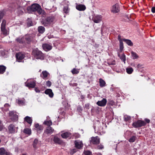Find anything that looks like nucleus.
<instances>
[{
    "instance_id": "nucleus-12",
    "label": "nucleus",
    "mask_w": 155,
    "mask_h": 155,
    "mask_svg": "<svg viewBox=\"0 0 155 155\" xmlns=\"http://www.w3.org/2000/svg\"><path fill=\"white\" fill-rule=\"evenodd\" d=\"M107 101L104 98H103L101 101H98L96 104L99 106L101 107L105 106L107 103Z\"/></svg>"
},
{
    "instance_id": "nucleus-24",
    "label": "nucleus",
    "mask_w": 155,
    "mask_h": 155,
    "mask_svg": "<svg viewBox=\"0 0 155 155\" xmlns=\"http://www.w3.org/2000/svg\"><path fill=\"white\" fill-rule=\"evenodd\" d=\"M100 86L101 87H103L106 86L105 82L102 78H100L99 80Z\"/></svg>"
},
{
    "instance_id": "nucleus-7",
    "label": "nucleus",
    "mask_w": 155,
    "mask_h": 155,
    "mask_svg": "<svg viewBox=\"0 0 155 155\" xmlns=\"http://www.w3.org/2000/svg\"><path fill=\"white\" fill-rule=\"evenodd\" d=\"M100 139L97 136L92 137L90 140V143L94 144H97L99 143Z\"/></svg>"
},
{
    "instance_id": "nucleus-49",
    "label": "nucleus",
    "mask_w": 155,
    "mask_h": 155,
    "mask_svg": "<svg viewBox=\"0 0 155 155\" xmlns=\"http://www.w3.org/2000/svg\"><path fill=\"white\" fill-rule=\"evenodd\" d=\"M104 147L102 145H100L98 146L97 147V148L99 149H101L103 148Z\"/></svg>"
},
{
    "instance_id": "nucleus-16",
    "label": "nucleus",
    "mask_w": 155,
    "mask_h": 155,
    "mask_svg": "<svg viewBox=\"0 0 155 155\" xmlns=\"http://www.w3.org/2000/svg\"><path fill=\"white\" fill-rule=\"evenodd\" d=\"M54 131V129L51 127L48 126L46 127L44 131V133L47 134H52Z\"/></svg>"
},
{
    "instance_id": "nucleus-17",
    "label": "nucleus",
    "mask_w": 155,
    "mask_h": 155,
    "mask_svg": "<svg viewBox=\"0 0 155 155\" xmlns=\"http://www.w3.org/2000/svg\"><path fill=\"white\" fill-rule=\"evenodd\" d=\"M45 93L48 95L49 97L51 98L53 97L54 96V94L52 90L50 89H48L46 90L45 91Z\"/></svg>"
},
{
    "instance_id": "nucleus-2",
    "label": "nucleus",
    "mask_w": 155,
    "mask_h": 155,
    "mask_svg": "<svg viewBox=\"0 0 155 155\" xmlns=\"http://www.w3.org/2000/svg\"><path fill=\"white\" fill-rule=\"evenodd\" d=\"M54 20V16H50L43 19L41 23L44 26H48L53 23Z\"/></svg>"
},
{
    "instance_id": "nucleus-43",
    "label": "nucleus",
    "mask_w": 155,
    "mask_h": 155,
    "mask_svg": "<svg viewBox=\"0 0 155 155\" xmlns=\"http://www.w3.org/2000/svg\"><path fill=\"white\" fill-rule=\"evenodd\" d=\"M18 103L20 105H23L24 104V102L23 100H18Z\"/></svg>"
},
{
    "instance_id": "nucleus-23",
    "label": "nucleus",
    "mask_w": 155,
    "mask_h": 155,
    "mask_svg": "<svg viewBox=\"0 0 155 155\" xmlns=\"http://www.w3.org/2000/svg\"><path fill=\"white\" fill-rule=\"evenodd\" d=\"M71 134L69 132H66L61 134L62 137L64 138H67L71 136Z\"/></svg>"
},
{
    "instance_id": "nucleus-47",
    "label": "nucleus",
    "mask_w": 155,
    "mask_h": 155,
    "mask_svg": "<svg viewBox=\"0 0 155 155\" xmlns=\"http://www.w3.org/2000/svg\"><path fill=\"white\" fill-rule=\"evenodd\" d=\"M22 9V7H20L19 8V10L18 12V14L19 15H22V14L23 13V11H22L21 9Z\"/></svg>"
},
{
    "instance_id": "nucleus-34",
    "label": "nucleus",
    "mask_w": 155,
    "mask_h": 155,
    "mask_svg": "<svg viewBox=\"0 0 155 155\" xmlns=\"http://www.w3.org/2000/svg\"><path fill=\"white\" fill-rule=\"evenodd\" d=\"M131 54L133 59H137L138 58V56L137 54L133 51L131 52Z\"/></svg>"
},
{
    "instance_id": "nucleus-8",
    "label": "nucleus",
    "mask_w": 155,
    "mask_h": 155,
    "mask_svg": "<svg viewBox=\"0 0 155 155\" xmlns=\"http://www.w3.org/2000/svg\"><path fill=\"white\" fill-rule=\"evenodd\" d=\"M25 84V86L29 88H34L35 86V83L33 81H27Z\"/></svg>"
},
{
    "instance_id": "nucleus-32",
    "label": "nucleus",
    "mask_w": 155,
    "mask_h": 155,
    "mask_svg": "<svg viewBox=\"0 0 155 155\" xmlns=\"http://www.w3.org/2000/svg\"><path fill=\"white\" fill-rule=\"evenodd\" d=\"M126 72L129 74H130L132 73L134 71L133 69L131 67L127 68L126 69Z\"/></svg>"
},
{
    "instance_id": "nucleus-4",
    "label": "nucleus",
    "mask_w": 155,
    "mask_h": 155,
    "mask_svg": "<svg viewBox=\"0 0 155 155\" xmlns=\"http://www.w3.org/2000/svg\"><path fill=\"white\" fill-rule=\"evenodd\" d=\"M6 21L3 19L2 20L1 24V34L5 35H7L8 34V31L6 29Z\"/></svg>"
},
{
    "instance_id": "nucleus-21",
    "label": "nucleus",
    "mask_w": 155,
    "mask_h": 155,
    "mask_svg": "<svg viewBox=\"0 0 155 155\" xmlns=\"http://www.w3.org/2000/svg\"><path fill=\"white\" fill-rule=\"evenodd\" d=\"M35 127L38 133L40 132L41 131H42L43 130V127L41 125H39L38 124H35Z\"/></svg>"
},
{
    "instance_id": "nucleus-20",
    "label": "nucleus",
    "mask_w": 155,
    "mask_h": 155,
    "mask_svg": "<svg viewBox=\"0 0 155 155\" xmlns=\"http://www.w3.org/2000/svg\"><path fill=\"white\" fill-rule=\"evenodd\" d=\"M0 155H10V153L3 147L0 148Z\"/></svg>"
},
{
    "instance_id": "nucleus-28",
    "label": "nucleus",
    "mask_w": 155,
    "mask_h": 155,
    "mask_svg": "<svg viewBox=\"0 0 155 155\" xmlns=\"http://www.w3.org/2000/svg\"><path fill=\"white\" fill-rule=\"evenodd\" d=\"M45 28L42 26H40L38 27V31L40 33L42 34L45 31Z\"/></svg>"
},
{
    "instance_id": "nucleus-52",
    "label": "nucleus",
    "mask_w": 155,
    "mask_h": 155,
    "mask_svg": "<svg viewBox=\"0 0 155 155\" xmlns=\"http://www.w3.org/2000/svg\"><path fill=\"white\" fill-rule=\"evenodd\" d=\"M145 120L146 121V123H149L150 122V120L147 119H145Z\"/></svg>"
},
{
    "instance_id": "nucleus-51",
    "label": "nucleus",
    "mask_w": 155,
    "mask_h": 155,
    "mask_svg": "<svg viewBox=\"0 0 155 155\" xmlns=\"http://www.w3.org/2000/svg\"><path fill=\"white\" fill-rule=\"evenodd\" d=\"M118 40L120 42V41H123V39L122 40L121 38L120 35L118 36Z\"/></svg>"
},
{
    "instance_id": "nucleus-37",
    "label": "nucleus",
    "mask_w": 155,
    "mask_h": 155,
    "mask_svg": "<svg viewBox=\"0 0 155 155\" xmlns=\"http://www.w3.org/2000/svg\"><path fill=\"white\" fill-rule=\"evenodd\" d=\"M124 48V45L123 41H120V52H122Z\"/></svg>"
},
{
    "instance_id": "nucleus-9",
    "label": "nucleus",
    "mask_w": 155,
    "mask_h": 155,
    "mask_svg": "<svg viewBox=\"0 0 155 155\" xmlns=\"http://www.w3.org/2000/svg\"><path fill=\"white\" fill-rule=\"evenodd\" d=\"M74 144L75 147L78 149H81L83 147V143L82 141L79 140H75Z\"/></svg>"
},
{
    "instance_id": "nucleus-11",
    "label": "nucleus",
    "mask_w": 155,
    "mask_h": 155,
    "mask_svg": "<svg viewBox=\"0 0 155 155\" xmlns=\"http://www.w3.org/2000/svg\"><path fill=\"white\" fill-rule=\"evenodd\" d=\"M92 20L95 23H99L102 20V17L101 15H94L92 18Z\"/></svg>"
},
{
    "instance_id": "nucleus-48",
    "label": "nucleus",
    "mask_w": 155,
    "mask_h": 155,
    "mask_svg": "<svg viewBox=\"0 0 155 155\" xmlns=\"http://www.w3.org/2000/svg\"><path fill=\"white\" fill-rule=\"evenodd\" d=\"M3 124L1 120H0V131H1L3 129Z\"/></svg>"
},
{
    "instance_id": "nucleus-29",
    "label": "nucleus",
    "mask_w": 155,
    "mask_h": 155,
    "mask_svg": "<svg viewBox=\"0 0 155 155\" xmlns=\"http://www.w3.org/2000/svg\"><path fill=\"white\" fill-rule=\"evenodd\" d=\"M118 56L120 57V59L125 63V61H126V56L124 54H123L120 56V54L118 53Z\"/></svg>"
},
{
    "instance_id": "nucleus-31",
    "label": "nucleus",
    "mask_w": 155,
    "mask_h": 155,
    "mask_svg": "<svg viewBox=\"0 0 155 155\" xmlns=\"http://www.w3.org/2000/svg\"><path fill=\"white\" fill-rule=\"evenodd\" d=\"M16 40L18 42L23 43L25 42L24 37L18 38L16 39Z\"/></svg>"
},
{
    "instance_id": "nucleus-30",
    "label": "nucleus",
    "mask_w": 155,
    "mask_h": 155,
    "mask_svg": "<svg viewBox=\"0 0 155 155\" xmlns=\"http://www.w3.org/2000/svg\"><path fill=\"white\" fill-rule=\"evenodd\" d=\"M123 41L125 42L128 45L131 46L133 45V43L130 40L124 39H123Z\"/></svg>"
},
{
    "instance_id": "nucleus-54",
    "label": "nucleus",
    "mask_w": 155,
    "mask_h": 155,
    "mask_svg": "<svg viewBox=\"0 0 155 155\" xmlns=\"http://www.w3.org/2000/svg\"><path fill=\"white\" fill-rule=\"evenodd\" d=\"M35 90L36 92H40V90L37 88H35Z\"/></svg>"
},
{
    "instance_id": "nucleus-22",
    "label": "nucleus",
    "mask_w": 155,
    "mask_h": 155,
    "mask_svg": "<svg viewBox=\"0 0 155 155\" xmlns=\"http://www.w3.org/2000/svg\"><path fill=\"white\" fill-rule=\"evenodd\" d=\"M24 121L27 122L30 125H31L32 122V119L31 117L28 116H26L24 118Z\"/></svg>"
},
{
    "instance_id": "nucleus-15",
    "label": "nucleus",
    "mask_w": 155,
    "mask_h": 155,
    "mask_svg": "<svg viewBox=\"0 0 155 155\" xmlns=\"http://www.w3.org/2000/svg\"><path fill=\"white\" fill-rule=\"evenodd\" d=\"M8 129L9 132L11 133H15L17 131V128L12 124H11L9 125Z\"/></svg>"
},
{
    "instance_id": "nucleus-27",
    "label": "nucleus",
    "mask_w": 155,
    "mask_h": 155,
    "mask_svg": "<svg viewBox=\"0 0 155 155\" xmlns=\"http://www.w3.org/2000/svg\"><path fill=\"white\" fill-rule=\"evenodd\" d=\"M54 142L55 143L60 144L62 143V141L58 137L55 136L54 137L53 139Z\"/></svg>"
},
{
    "instance_id": "nucleus-50",
    "label": "nucleus",
    "mask_w": 155,
    "mask_h": 155,
    "mask_svg": "<svg viewBox=\"0 0 155 155\" xmlns=\"http://www.w3.org/2000/svg\"><path fill=\"white\" fill-rule=\"evenodd\" d=\"M151 11L153 13H155V7H153L152 8Z\"/></svg>"
},
{
    "instance_id": "nucleus-45",
    "label": "nucleus",
    "mask_w": 155,
    "mask_h": 155,
    "mask_svg": "<svg viewBox=\"0 0 155 155\" xmlns=\"http://www.w3.org/2000/svg\"><path fill=\"white\" fill-rule=\"evenodd\" d=\"M84 153L85 155H91V153L89 151H85Z\"/></svg>"
},
{
    "instance_id": "nucleus-18",
    "label": "nucleus",
    "mask_w": 155,
    "mask_h": 155,
    "mask_svg": "<svg viewBox=\"0 0 155 155\" xmlns=\"http://www.w3.org/2000/svg\"><path fill=\"white\" fill-rule=\"evenodd\" d=\"M49 75V73L46 71H43L40 76L42 78L44 79H46L48 76Z\"/></svg>"
},
{
    "instance_id": "nucleus-40",
    "label": "nucleus",
    "mask_w": 155,
    "mask_h": 155,
    "mask_svg": "<svg viewBox=\"0 0 155 155\" xmlns=\"http://www.w3.org/2000/svg\"><path fill=\"white\" fill-rule=\"evenodd\" d=\"M4 15L5 14L4 12L0 11V22L4 16Z\"/></svg>"
},
{
    "instance_id": "nucleus-38",
    "label": "nucleus",
    "mask_w": 155,
    "mask_h": 155,
    "mask_svg": "<svg viewBox=\"0 0 155 155\" xmlns=\"http://www.w3.org/2000/svg\"><path fill=\"white\" fill-rule=\"evenodd\" d=\"M71 71L73 74H78L79 72V71L75 68H73Z\"/></svg>"
},
{
    "instance_id": "nucleus-33",
    "label": "nucleus",
    "mask_w": 155,
    "mask_h": 155,
    "mask_svg": "<svg viewBox=\"0 0 155 155\" xmlns=\"http://www.w3.org/2000/svg\"><path fill=\"white\" fill-rule=\"evenodd\" d=\"M43 124L47 126H50L52 124V122L51 120H45Z\"/></svg>"
},
{
    "instance_id": "nucleus-6",
    "label": "nucleus",
    "mask_w": 155,
    "mask_h": 155,
    "mask_svg": "<svg viewBox=\"0 0 155 155\" xmlns=\"http://www.w3.org/2000/svg\"><path fill=\"white\" fill-rule=\"evenodd\" d=\"M9 115L10 117L11 120L13 121H16L18 119V116L16 114V112L14 111H10Z\"/></svg>"
},
{
    "instance_id": "nucleus-57",
    "label": "nucleus",
    "mask_w": 155,
    "mask_h": 155,
    "mask_svg": "<svg viewBox=\"0 0 155 155\" xmlns=\"http://www.w3.org/2000/svg\"><path fill=\"white\" fill-rule=\"evenodd\" d=\"M74 150H73V151H74L73 152H74V153H75V152H76V150L74 151Z\"/></svg>"
},
{
    "instance_id": "nucleus-36",
    "label": "nucleus",
    "mask_w": 155,
    "mask_h": 155,
    "mask_svg": "<svg viewBox=\"0 0 155 155\" xmlns=\"http://www.w3.org/2000/svg\"><path fill=\"white\" fill-rule=\"evenodd\" d=\"M38 143V141L37 139H35L33 142V146L34 148H36L37 147V145Z\"/></svg>"
},
{
    "instance_id": "nucleus-46",
    "label": "nucleus",
    "mask_w": 155,
    "mask_h": 155,
    "mask_svg": "<svg viewBox=\"0 0 155 155\" xmlns=\"http://www.w3.org/2000/svg\"><path fill=\"white\" fill-rule=\"evenodd\" d=\"M46 84L47 86L49 87L51 86V83L50 81H48L46 82Z\"/></svg>"
},
{
    "instance_id": "nucleus-53",
    "label": "nucleus",
    "mask_w": 155,
    "mask_h": 155,
    "mask_svg": "<svg viewBox=\"0 0 155 155\" xmlns=\"http://www.w3.org/2000/svg\"><path fill=\"white\" fill-rule=\"evenodd\" d=\"M9 105L8 104H6L4 105V107H6L8 108L9 107Z\"/></svg>"
},
{
    "instance_id": "nucleus-26",
    "label": "nucleus",
    "mask_w": 155,
    "mask_h": 155,
    "mask_svg": "<svg viewBox=\"0 0 155 155\" xmlns=\"http://www.w3.org/2000/svg\"><path fill=\"white\" fill-rule=\"evenodd\" d=\"M25 39L27 43H29L31 40V38L30 35H26L24 37V39Z\"/></svg>"
},
{
    "instance_id": "nucleus-19",
    "label": "nucleus",
    "mask_w": 155,
    "mask_h": 155,
    "mask_svg": "<svg viewBox=\"0 0 155 155\" xmlns=\"http://www.w3.org/2000/svg\"><path fill=\"white\" fill-rule=\"evenodd\" d=\"M76 8L80 11H84L86 8L85 6L82 4L78 5L76 6Z\"/></svg>"
},
{
    "instance_id": "nucleus-55",
    "label": "nucleus",
    "mask_w": 155,
    "mask_h": 155,
    "mask_svg": "<svg viewBox=\"0 0 155 155\" xmlns=\"http://www.w3.org/2000/svg\"><path fill=\"white\" fill-rule=\"evenodd\" d=\"M28 25L29 26H32V24H31V23H30V24H29L28 23Z\"/></svg>"
},
{
    "instance_id": "nucleus-10",
    "label": "nucleus",
    "mask_w": 155,
    "mask_h": 155,
    "mask_svg": "<svg viewBox=\"0 0 155 155\" xmlns=\"http://www.w3.org/2000/svg\"><path fill=\"white\" fill-rule=\"evenodd\" d=\"M25 57L24 54L21 52L17 53L16 54V59L19 62L21 61V60L24 59Z\"/></svg>"
},
{
    "instance_id": "nucleus-3",
    "label": "nucleus",
    "mask_w": 155,
    "mask_h": 155,
    "mask_svg": "<svg viewBox=\"0 0 155 155\" xmlns=\"http://www.w3.org/2000/svg\"><path fill=\"white\" fill-rule=\"evenodd\" d=\"M32 54L37 59L43 60L44 59V54L37 48L33 50Z\"/></svg>"
},
{
    "instance_id": "nucleus-56",
    "label": "nucleus",
    "mask_w": 155,
    "mask_h": 155,
    "mask_svg": "<svg viewBox=\"0 0 155 155\" xmlns=\"http://www.w3.org/2000/svg\"><path fill=\"white\" fill-rule=\"evenodd\" d=\"M137 67H138V68L139 67H140V64H138V65H137Z\"/></svg>"
},
{
    "instance_id": "nucleus-35",
    "label": "nucleus",
    "mask_w": 155,
    "mask_h": 155,
    "mask_svg": "<svg viewBox=\"0 0 155 155\" xmlns=\"http://www.w3.org/2000/svg\"><path fill=\"white\" fill-rule=\"evenodd\" d=\"M23 132L24 133L28 134L30 135L31 134V130L29 128H25Z\"/></svg>"
},
{
    "instance_id": "nucleus-1",
    "label": "nucleus",
    "mask_w": 155,
    "mask_h": 155,
    "mask_svg": "<svg viewBox=\"0 0 155 155\" xmlns=\"http://www.w3.org/2000/svg\"><path fill=\"white\" fill-rule=\"evenodd\" d=\"M27 9L31 12H37L39 14L44 15L45 13V12L41 8L40 5L37 4H34L31 7H28Z\"/></svg>"
},
{
    "instance_id": "nucleus-5",
    "label": "nucleus",
    "mask_w": 155,
    "mask_h": 155,
    "mask_svg": "<svg viewBox=\"0 0 155 155\" xmlns=\"http://www.w3.org/2000/svg\"><path fill=\"white\" fill-rule=\"evenodd\" d=\"M146 124V122L141 120H138L132 124V126L135 128H138L144 126Z\"/></svg>"
},
{
    "instance_id": "nucleus-39",
    "label": "nucleus",
    "mask_w": 155,
    "mask_h": 155,
    "mask_svg": "<svg viewBox=\"0 0 155 155\" xmlns=\"http://www.w3.org/2000/svg\"><path fill=\"white\" fill-rule=\"evenodd\" d=\"M136 137L135 136H133L131 137L129 139V141L130 142H134L136 140Z\"/></svg>"
},
{
    "instance_id": "nucleus-44",
    "label": "nucleus",
    "mask_w": 155,
    "mask_h": 155,
    "mask_svg": "<svg viewBox=\"0 0 155 155\" xmlns=\"http://www.w3.org/2000/svg\"><path fill=\"white\" fill-rule=\"evenodd\" d=\"M107 63L109 65H114L115 64V62L114 61H108Z\"/></svg>"
},
{
    "instance_id": "nucleus-42",
    "label": "nucleus",
    "mask_w": 155,
    "mask_h": 155,
    "mask_svg": "<svg viewBox=\"0 0 155 155\" xmlns=\"http://www.w3.org/2000/svg\"><path fill=\"white\" fill-rule=\"evenodd\" d=\"M124 119L126 121H128L130 119V117L127 115H125L124 117Z\"/></svg>"
},
{
    "instance_id": "nucleus-14",
    "label": "nucleus",
    "mask_w": 155,
    "mask_h": 155,
    "mask_svg": "<svg viewBox=\"0 0 155 155\" xmlns=\"http://www.w3.org/2000/svg\"><path fill=\"white\" fill-rule=\"evenodd\" d=\"M43 49L45 51H48L52 49V46L51 45L48 44H43L42 46Z\"/></svg>"
},
{
    "instance_id": "nucleus-25",
    "label": "nucleus",
    "mask_w": 155,
    "mask_h": 155,
    "mask_svg": "<svg viewBox=\"0 0 155 155\" xmlns=\"http://www.w3.org/2000/svg\"><path fill=\"white\" fill-rule=\"evenodd\" d=\"M6 67L3 65H0V74H3L5 71Z\"/></svg>"
},
{
    "instance_id": "nucleus-13",
    "label": "nucleus",
    "mask_w": 155,
    "mask_h": 155,
    "mask_svg": "<svg viewBox=\"0 0 155 155\" xmlns=\"http://www.w3.org/2000/svg\"><path fill=\"white\" fill-rule=\"evenodd\" d=\"M119 7L118 4H117L113 5L111 8V12L114 13L118 12L119 11Z\"/></svg>"
},
{
    "instance_id": "nucleus-58",
    "label": "nucleus",
    "mask_w": 155,
    "mask_h": 155,
    "mask_svg": "<svg viewBox=\"0 0 155 155\" xmlns=\"http://www.w3.org/2000/svg\"><path fill=\"white\" fill-rule=\"evenodd\" d=\"M102 155V154H101V153H99V155Z\"/></svg>"
},
{
    "instance_id": "nucleus-41",
    "label": "nucleus",
    "mask_w": 155,
    "mask_h": 155,
    "mask_svg": "<svg viewBox=\"0 0 155 155\" xmlns=\"http://www.w3.org/2000/svg\"><path fill=\"white\" fill-rule=\"evenodd\" d=\"M63 11L64 13H68L69 12V9L67 6H65L64 8Z\"/></svg>"
}]
</instances>
